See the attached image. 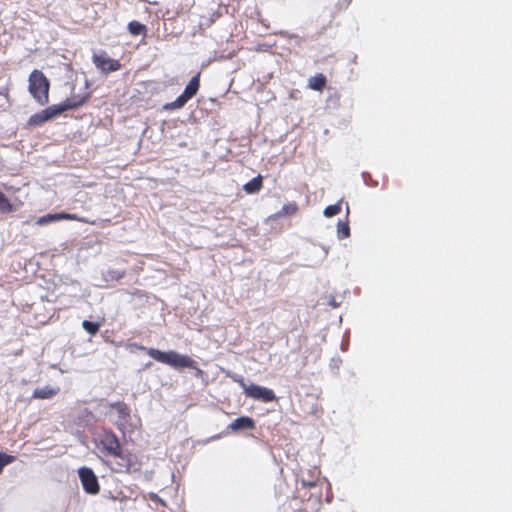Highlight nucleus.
<instances>
[{"instance_id":"20","label":"nucleus","mask_w":512,"mask_h":512,"mask_svg":"<svg viewBox=\"0 0 512 512\" xmlns=\"http://www.w3.org/2000/svg\"><path fill=\"white\" fill-rule=\"evenodd\" d=\"M342 202L339 201L336 204L329 205L324 209V215L328 218L333 217L341 212Z\"/></svg>"},{"instance_id":"8","label":"nucleus","mask_w":512,"mask_h":512,"mask_svg":"<svg viewBox=\"0 0 512 512\" xmlns=\"http://www.w3.org/2000/svg\"><path fill=\"white\" fill-rule=\"evenodd\" d=\"M78 475L86 493L95 495L100 491V485L94 471L88 467H81L78 470Z\"/></svg>"},{"instance_id":"22","label":"nucleus","mask_w":512,"mask_h":512,"mask_svg":"<svg viewBox=\"0 0 512 512\" xmlns=\"http://www.w3.org/2000/svg\"><path fill=\"white\" fill-rule=\"evenodd\" d=\"M149 498L152 500V501H157V502H160L162 505L165 506V502L156 494V493H150L149 494Z\"/></svg>"},{"instance_id":"7","label":"nucleus","mask_w":512,"mask_h":512,"mask_svg":"<svg viewBox=\"0 0 512 512\" xmlns=\"http://www.w3.org/2000/svg\"><path fill=\"white\" fill-rule=\"evenodd\" d=\"M108 407L111 411H115L116 418L113 420L118 430L124 432L131 418V410L124 402L109 403Z\"/></svg>"},{"instance_id":"14","label":"nucleus","mask_w":512,"mask_h":512,"mask_svg":"<svg viewBox=\"0 0 512 512\" xmlns=\"http://www.w3.org/2000/svg\"><path fill=\"white\" fill-rule=\"evenodd\" d=\"M262 186H263V178L261 175H258L255 178H253L252 180H250L249 182H247L246 184H244L243 190L247 194H254V193L259 192L261 190Z\"/></svg>"},{"instance_id":"1","label":"nucleus","mask_w":512,"mask_h":512,"mask_svg":"<svg viewBox=\"0 0 512 512\" xmlns=\"http://www.w3.org/2000/svg\"><path fill=\"white\" fill-rule=\"evenodd\" d=\"M97 448L102 463L116 474H140L143 469V456L125 449L118 436L105 429L99 436Z\"/></svg>"},{"instance_id":"16","label":"nucleus","mask_w":512,"mask_h":512,"mask_svg":"<svg viewBox=\"0 0 512 512\" xmlns=\"http://www.w3.org/2000/svg\"><path fill=\"white\" fill-rule=\"evenodd\" d=\"M15 211L14 205L11 201L6 197V195L0 191V213L8 214Z\"/></svg>"},{"instance_id":"3","label":"nucleus","mask_w":512,"mask_h":512,"mask_svg":"<svg viewBox=\"0 0 512 512\" xmlns=\"http://www.w3.org/2000/svg\"><path fill=\"white\" fill-rule=\"evenodd\" d=\"M90 98L89 94H85L83 96H71L66 98L62 103L51 105L44 110H41L29 117L26 122V128L33 129L38 126L43 125L49 120H52L58 116H60L63 112L67 110L77 109L80 106L84 105L88 102Z\"/></svg>"},{"instance_id":"17","label":"nucleus","mask_w":512,"mask_h":512,"mask_svg":"<svg viewBox=\"0 0 512 512\" xmlns=\"http://www.w3.org/2000/svg\"><path fill=\"white\" fill-rule=\"evenodd\" d=\"M350 236V226L348 220H339L337 223V237L340 240Z\"/></svg>"},{"instance_id":"12","label":"nucleus","mask_w":512,"mask_h":512,"mask_svg":"<svg viewBox=\"0 0 512 512\" xmlns=\"http://www.w3.org/2000/svg\"><path fill=\"white\" fill-rule=\"evenodd\" d=\"M59 391H60L59 387L45 386V387L36 388L33 391L32 398L42 399V400L51 399L55 395H57L59 393Z\"/></svg>"},{"instance_id":"21","label":"nucleus","mask_w":512,"mask_h":512,"mask_svg":"<svg viewBox=\"0 0 512 512\" xmlns=\"http://www.w3.org/2000/svg\"><path fill=\"white\" fill-rule=\"evenodd\" d=\"M82 327L89 334L95 335L99 331L100 324L96 323V322H91V321H88V320H84L82 322Z\"/></svg>"},{"instance_id":"5","label":"nucleus","mask_w":512,"mask_h":512,"mask_svg":"<svg viewBox=\"0 0 512 512\" xmlns=\"http://www.w3.org/2000/svg\"><path fill=\"white\" fill-rule=\"evenodd\" d=\"M233 380L243 388L247 397L262 401L264 403H269L276 400V395L272 389L256 384L246 385L243 377L241 376H234Z\"/></svg>"},{"instance_id":"9","label":"nucleus","mask_w":512,"mask_h":512,"mask_svg":"<svg viewBox=\"0 0 512 512\" xmlns=\"http://www.w3.org/2000/svg\"><path fill=\"white\" fill-rule=\"evenodd\" d=\"M92 60L95 66L105 74L121 69L119 60L109 58L105 52L94 54Z\"/></svg>"},{"instance_id":"2","label":"nucleus","mask_w":512,"mask_h":512,"mask_svg":"<svg viewBox=\"0 0 512 512\" xmlns=\"http://www.w3.org/2000/svg\"><path fill=\"white\" fill-rule=\"evenodd\" d=\"M133 347L146 351V353L154 360L169 365L175 369L190 368L195 371L196 378H204L205 372L198 367L197 362L188 355L179 354L176 351L164 352L156 348H146L141 344H132Z\"/></svg>"},{"instance_id":"4","label":"nucleus","mask_w":512,"mask_h":512,"mask_svg":"<svg viewBox=\"0 0 512 512\" xmlns=\"http://www.w3.org/2000/svg\"><path fill=\"white\" fill-rule=\"evenodd\" d=\"M50 82L45 74L34 69L28 78V91L33 99L41 106L49 103Z\"/></svg>"},{"instance_id":"6","label":"nucleus","mask_w":512,"mask_h":512,"mask_svg":"<svg viewBox=\"0 0 512 512\" xmlns=\"http://www.w3.org/2000/svg\"><path fill=\"white\" fill-rule=\"evenodd\" d=\"M200 72H198L194 77L191 78V80L189 81V83L186 85L183 93L181 95H179L176 100H174L173 102H170V103H166L164 106H163V109L164 110H167V111H173V110H177V109H181L182 107L185 106V104L192 98L194 97L198 90H199V87H200Z\"/></svg>"},{"instance_id":"15","label":"nucleus","mask_w":512,"mask_h":512,"mask_svg":"<svg viewBox=\"0 0 512 512\" xmlns=\"http://www.w3.org/2000/svg\"><path fill=\"white\" fill-rule=\"evenodd\" d=\"M309 474H310V478H308V479L302 478L300 480L301 486L303 488L316 487L320 481V479H319L320 471L317 470L316 468L309 470Z\"/></svg>"},{"instance_id":"10","label":"nucleus","mask_w":512,"mask_h":512,"mask_svg":"<svg viewBox=\"0 0 512 512\" xmlns=\"http://www.w3.org/2000/svg\"><path fill=\"white\" fill-rule=\"evenodd\" d=\"M59 220H73L79 221L83 223H89V221L83 217H79L77 214H71L66 212L54 213V214H46L37 220L38 225H46L53 221ZM90 224H94V222H90Z\"/></svg>"},{"instance_id":"19","label":"nucleus","mask_w":512,"mask_h":512,"mask_svg":"<svg viewBox=\"0 0 512 512\" xmlns=\"http://www.w3.org/2000/svg\"><path fill=\"white\" fill-rule=\"evenodd\" d=\"M298 206L295 202H289L282 206L281 210L277 213L278 217L290 216L296 214Z\"/></svg>"},{"instance_id":"13","label":"nucleus","mask_w":512,"mask_h":512,"mask_svg":"<svg viewBox=\"0 0 512 512\" xmlns=\"http://www.w3.org/2000/svg\"><path fill=\"white\" fill-rule=\"evenodd\" d=\"M326 76L322 73H318L308 80V87L315 91H322L326 86Z\"/></svg>"},{"instance_id":"18","label":"nucleus","mask_w":512,"mask_h":512,"mask_svg":"<svg viewBox=\"0 0 512 512\" xmlns=\"http://www.w3.org/2000/svg\"><path fill=\"white\" fill-rule=\"evenodd\" d=\"M128 31L130 32L131 35L138 36L141 34H145L147 28L144 24L134 20L128 23Z\"/></svg>"},{"instance_id":"24","label":"nucleus","mask_w":512,"mask_h":512,"mask_svg":"<svg viewBox=\"0 0 512 512\" xmlns=\"http://www.w3.org/2000/svg\"><path fill=\"white\" fill-rule=\"evenodd\" d=\"M351 0H345L346 5H349Z\"/></svg>"},{"instance_id":"11","label":"nucleus","mask_w":512,"mask_h":512,"mask_svg":"<svg viewBox=\"0 0 512 512\" xmlns=\"http://www.w3.org/2000/svg\"><path fill=\"white\" fill-rule=\"evenodd\" d=\"M255 428V421L253 420V418L249 417V416H241L237 419H235L234 421H232L227 429L234 432V433H237L239 431H243V430H253Z\"/></svg>"},{"instance_id":"23","label":"nucleus","mask_w":512,"mask_h":512,"mask_svg":"<svg viewBox=\"0 0 512 512\" xmlns=\"http://www.w3.org/2000/svg\"><path fill=\"white\" fill-rule=\"evenodd\" d=\"M124 275H125V272H124V271H123V272H121V273H119V274L117 275V279L122 278Z\"/></svg>"}]
</instances>
